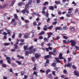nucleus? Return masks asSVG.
I'll list each match as a JSON object with an SVG mask.
<instances>
[{"mask_svg":"<svg viewBox=\"0 0 79 79\" xmlns=\"http://www.w3.org/2000/svg\"><path fill=\"white\" fill-rule=\"evenodd\" d=\"M71 42L72 47H74V46H75L76 45V42L74 41V40H71Z\"/></svg>","mask_w":79,"mask_h":79,"instance_id":"obj_1","label":"nucleus"},{"mask_svg":"<svg viewBox=\"0 0 79 79\" xmlns=\"http://www.w3.org/2000/svg\"><path fill=\"white\" fill-rule=\"evenodd\" d=\"M18 42H19V40H17V42L16 43V44H14V46L15 47H14L15 49H17L18 48Z\"/></svg>","mask_w":79,"mask_h":79,"instance_id":"obj_2","label":"nucleus"},{"mask_svg":"<svg viewBox=\"0 0 79 79\" xmlns=\"http://www.w3.org/2000/svg\"><path fill=\"white\" fill-rule=\"evenodd\" d=\"M37 50V49L34 48L33 49H32L31 51H30V52H29L30 54L32 53H34Z\"/></svg>","mask_w":79,"mask_h":79,"instance_id":"obj_3","label":"nucleus"},{"mask_svg":"<svg viewBox=\"0 0 79 79\" xmlns=\"http://www.w3.org/2000/svg\"><path fill=\"white\" fill-rule=\"evenodd\" d=\"M6 60H7V62L9 63V64H11V61L10 60H11V58L9 57H6Z\"/></svg>","mask_w":79,"mask_h":79,"instance_id":"obj_4","label":"nucleus"},{"mask_svg":"<svg viewBox=\"0 0 79 79\" xmlns=\"http://www.w3.org/2000/svg\"><path fill=\"white\" fill-rule=\"evenodd\" d=\"M25 38H27L29 37V34L28 33H26L24 35Z\"/></svg>","mask_w":79,"mask_h":79,"instance_id":"obj_5","label":"nucleus"},{"mask_svg":"<svg viewBox=\"0 0 79 79\" xmlns=\"http://www.w3.org/2000/svg\"><path fill=\"white\" fill-rule=\"evenodd\" d=\"M40 56L39 54L38 53H35V58H38L39 57H40Z\"/></svg>","mask_w":79,"mask_h":79,"instance_id":"obj_6","label":"nucleus"},{"mask_svg":"<svg viewBox=\"0 0 79 79\" xmlns=\"http://www.w3.org/2000/svg\"><path fill=\"white\" fill-rule=\"evenodd\" d=\"M63 55V54L62 53H60L59 56V59H60L61 60H62V59H64L63 56H62Z\"/></svg>","mask_w":79,"mask_h":79,"instance_id":"obj_7","label":"nucleus"},{"mask_svg":"<svg viewBox=\"0 0 79 79\" xmlns=\"http://www.w3.org/2000/svg\"><path fill=\"white\" fill-rule=\"evenodd\" d=\"M20 42H22L21 43H20V45H24V40L23 39H21L20 40Z\"/></svg>","mask_w":79,"mask_h":79,"instance_id":"obj_8","label":"nucleus"},{"mask_svg":"<svg viewBox=\"0 0 79 79\" xmlns=\"http://www.w3.org/2000/svg\"><path fill=\"white\" fill-rule=\"evenodd\" d=\"M53 34V33L52 32H49V34H48V39H49L50 37H51V35H52Z\"/></svg>","mask_w":79,"mask_h":79,"instance_id":"obj_9","label":"nucleus"},{"mask_svg":"<svg viewBox=\"0 0 79 79\" xmlns=\"http://www.w3.org/2000/svg\"><path fill=\"white\" fill-rule=\"evenodd\" d=\"M15 2V0H13L12 2L10 4V6H13L14 5Z\"/></svg>","mask_w":79,"mask_h":79,"instance_id":"obj_10","label":"nucleus"},{"mask_svg":"<svg viewBox=\"0 0 79 79\" xmlns=\"http://www.w3.org/2000/svg\"><path fill=\"white\" fill-rule=\"evenodd\" d=\"M48 16H49V14L48 13H46V14L45 15V16H46V18H48Z\"/></svg>","mask_w":79,"mask_h":79,"instance_id":"obj_11","label":"nucleus"},{"mask_svg":"<svg viewBox=\"0 0 79 79\" xmlns=\"http://www.w3.org/2000/svg\"><path fill=\"white\" fill-rule=\"evenodd\" d=\"M44 34H45V31H42L39 34V35H43Z\"/></svg>","mask_w":79,"mask_h":79,"instance_id":"obj_12","label":"nucleus"},{"mask_svg":"<svg viewBox=\"0 0 79 79\" xmlns=\"http://www.w3.org/2000/svg\"><path fill=\"white\" fill-rule=\"evenodd\" d=\"M55 31H57V30H60L61 29V27H57L55 28Z\"/></svg>","mask_w":79,"mask_h":79,"instance_id":"obj_13","label":"nucleus"},{"mask_svg":"<svg viewBox=\"0 0 79 79\" xmlns=\"http://www.w3.org/2000/svg\"><path fill=\"white\" fill-rule=\"evenodd\" d=\"M55 3L56 5H59V4H60V2L58 1H56Z\"/></svg>","mask_w":79,"mask_h":79,"instance_id":"obj_14","label":"nucleus"},{"mask_svg":"<svg viewBox=\"0 0 79 79\" xmlns=\"http://www.w3.org/2000/svg\"><path fill=\"white\" fill-rule=\"evenodd\" d=\"M6 31L7 32V33L8 34V35H10V34H11V33H10V32H11V31L9 30H7Z\"/></svg>","mask_w":79,"mask_h":79,"instance_id":"obj_15","label":"nucleus"},{"mask_svg":"<svg viewBox=\"0 0 79 79\" xmlns=\"http://www.w3.org/2000/svg\"><path fill=\"white\" fill-rule=\"evenodd\" d=\"M44 40L45 41V42H48V39L47 38H44Z\"/></svg>","mask_w":79,"mask_h":79,"instance_id":"obj_16","label":"nucleus"},{"mask_svg":"<svg viewBox=\"0 0 79 79\" xmlns=\"http://www.w3.org/2000/svg\"><path fill=\"white\" fill-rule=\"evenodd\" d=\"M55 59H56V61L57 63H61V61L59 60V59H58V58H55Z\"/></svg>","mask_w":79,"mask_h":79,"instance_id":"obj_17","label":"nucleus"},{"mask_svg":"<svg viewBox=\"0 0 79 79\" xmlns=\"http://www.w3.org/2000/svg\"><path fill=\"white\" fill-rule=\"evenodd\" d=\"M2 66L3 68H6L7 66L6 64H2Z\"/></svg>","mask_w":79,"mask_h":79,"instance_id":"obj_18","label":"nucleus"},{"mask_svg":"<svg viewBox=\"0 0 79 79\" xmlns=\"http://www.w3.org/2000/svg\"><path fill=\"white\" fill-rule=\"evenodd\" d=\"M54 8L53 6H51L49 7V10H53Z\"/></svg>","mask_w":79,"mask_h":79,"instance_id":"obj_19","label":"nucleus"},{"mask_svg":"<svg viewBox=\"0 0 79 79\" xmlns=\"http://www.w3.org/2000/svg\"><path fill=\"white\" fill-rule=\"evenodd\" d=\"M72 65V64H70L69 63H68L67 65H66L67 67H70V66H71Z\"/></svg>","mask_w":79,"mask_h":79,"instance_id":"obj_20","label":"nucleus"},{"mask_svg":"<svg viewBox=\"0 0 79 79\" xmlns=\"http://www.w3.org/2000/svg\"><path fill=\"white\" fill-rule=\"evenodd\" d=\"M49 55H55V54L53 53V52H49Z\"/></svg>","mask_w":79,"mask_h":79,"instance_id":"obj_21","label":"nucleus"},{"mask_svg":"<svg viewBox=\"0 0 79 79\" xmlns=\"http://www.w3.org/2000/svg\"><path fill=\"white\" fill-rule=\"evenodd\" d=\"M14 18L16 19H18V16H17V15L16 14H14Z\"/></svg>","mask_w":79,"mask_h":79,"instance_id":"obj_22","label":"nucleus"},{"mask_svg":"<svg viewBox=\"0 0 79 79\" xmlns=\"http://www.w3.org/2000/svg\"><path fill=\"white\" fill-rule=\"evenodd\" d=\"M24 48L25 50H28V48L26 46H24Z\"/></svg>","mask_w":79,"mask_h":79,"instance_id":"obj_23","label":"nucleus"},{"mask_svg":"<svg viewBox=\"0 0 79 79\" xmlns=\"http://www.w3.org/2000/svg\"><path fill=\"white\" fill-rule=\"evenodd\" d=\"M50 72H51V70L50 69H48L46 71V73L47 74H48V73H50Z\"/></svg>","mask_w":79,"mask_h":79,"instance_id":"obj_24","label":"nucleus"},{"mask_svg":"<svg viewBox=\"0 0 79 79\" xmlns=\"http://www.w3.org/2000/svg\"><path fill=\"white\" fill-rule=\"evenodd\" d=\"M63 29L64 30H66L68 29V27L66 26H64L63 27Z\"/></svg>","mask_w":79,"mask_h":79,"instance_id":"obj_25","label":"nucleus"},{"mask_svg":"<svg viewBox=\"0 0 79 79\" xmlns=\"http://www.w3.org/2000/svg\"><path fill=\"white\" fill-rule=\"evenodd\" d=\"M44 56L45 57V59H47V58H50V55H47V56Z\"/></svg>","mask_w":79,"mask_h":79,"instance_id":"obj_26","label":"nucleus"},{"mask_svg":"<svg viewBox=\"0 0 79 79\" xmlns=\"http://www.w3.org/2000/svg\"><path fill=\"white\" fill-rule=\"evenodd\" d=\"M35 1H37V3H39L40 2V0H34L33 2L35 3Z\"/></svg>","mask_w":79,"mask_h":79,"instance_id":"obj_27","label":"nucleus"},{"mask_svg":"<svg viewBox=\"0 0 79 79\" xmlns=\"http://www.w3.org/2000/svg\"><path fill=\"white\" fill-rule=\"evenodd\" d=\"M34 66H35L34 67V68H33V69L34 71H35V70H36V69H37L36 68V67L37 66V65L35 64H34Z\"/></svg>","mask_w":79,"mask_h":79,"instance_id":"obj_28","label":"nucleus"},{"mask_svg":"<svg viewBox=\"0 0 79 79\" xmlns=\"http://www.w3.org/2000/svg\"><path fill=\"white\" fill-rule=\"evenodd\" d=\"M8 6V4H4L2 7V8H6V6Z\"/></svg>","mask_w":79,"mask_h":79,"instance_id":"obj_29","label":"nucleus"},{"mask_svg":"<svg viewBox=\"0 0 79 79\" xmlns=\"http://www.w3.org/2000/svg\"><path fill=\"white\" fill-rule=\"evenodd\" d=\"M10 45V43H5L4 45L5 46H8V45Z\"/></svg>","mask_w":79,"mask_h":79,"instance_id":"obj_30","label":"nucleus"},{"mask_svg":"<svg viewBox=\"0 0 79 79\" xmlns=\"http://www.w3.org/2000/svg\"><path fill=\"white\" fill-rule=\"evenodd\" d=\"M2 34L3 35H6L8 34V33L5 32H4L2 33Z\"/></svg>","mask_w":79,"mask_h":79,"instance_id":"obj_31","label":"nucleus"},{"mask_svg":"<svg viewBox=\"0 0 79 79\" xmlns=\"http://www.w3.org/2000/svg\"><path fill=\"white\" fill-rule=\"evenodd\" d=\"M3 63V60H0V64H2Z\"/></svg>","mask_w":79,"mask_h":79,"instance_id":"obj_32","label":"nucleus"},{"mask_svg":"<svg viewBox=\"0 0 79 79\" xmlns=\"http://www.w3.org/2000/svg\"><path fill=\"white\" fill-rule=\"evenodd\" d=\"M21 76H23V75L25 74V73H24V72H22L21 73Z\"/></svg>","mask_w":79,"mask_h":79,"instance_id":"obj_33","label":"nucleus"},{"mask_svg":"<svg viewBox=\"0 0 79 79\" xmlns=\"http://www.w3.org/2000/svg\"><path fill=\"white\" fill-rule=\"evenodd\" d=\"M21 12L22 13H24H24H26L25 9L24 10H22Z\"/></svg>","mask_w":79,"mask_h":79,"instance_id":"obj_34","label":"nucleus"},{"mask_svg":"<svg viewBox=\"0 0 79 79\" xmlns=\"http://www.w3.org/2000/svg\"><path fill=\"white\" fill-rule=\"evenodd\" d=\"M34 48V46H31L29 48V50H31V49H32Z\"/></svg>","mask_w":79,"mask_h":79,"instance_id":"obj_35","label":"nucleus"},{"mask_svg":"<svg viewBox=\"0 0 79 79\" xmlns=\"http://www.w3.org/2000/svg\"><path fill=\"white\" fill-rule=\"evenodd\" d=\"M53 25H52L51 26L48 27V29H52V28H53Z\"/></svg>","mask_w":79,"mask_h":79,"instance_id":"obj_36","label":"nucleus"},{"mask_svg":"<svg viewBox=\"0 0 79 79\" xmlns=\"http://www.w3.org/2000/svg\"><path fill=\"white\" fill-rule=\"evenodd\" d=\"M12 24L13 26H15L16 24V22H12Z\"/></svg>","mask_w":79,"mask_h":79,"instance_id":"obj_37","label":"nucleus"},{"mask_svg":"<svg viewBox=\"0 0 79 79\" xmlns=\"http://www.w3.org/2000/svg\"><path fill=\"white\" fill-rule=\"evenodd\" d=\"M56 23H57V22H56V21L52 23V25H55V24H56Z\"/></svg>","mask_w":79,"mask_h":79,"instance_id":"obj_38","label":"nucleus"},{"mask_svg":"<svg viewBox=\"0 0 79 79\" xmlns=\"http://www.w3.org/2000/svg\"><path fill=\"white\" fill-rule=\"evenodd\" d=\"M42 14H43L44 15H45V12L44 10H43L42 12Z\"/></svg>","mask_w":79,"mask_h":79,"instance_id":"obj_39","label":"nucleus"},{"mask_svg":"<svg viewBox=\"0 0 79 79\" xmlns=\"http://www.w3.org/2000/svg\"><path fill=\"white\" fill-rule=\"evenodd\" d=\"M75 47V48H76V50H77L79 49V47L78 46H76V45H75V46H74Z\"/></svg>","mask_w":79,"mask_h":79,"instance_id":"obj_40","label":"nucleus"},{"mask_svg":"<svg viewBox=\"0 0 79 79\" xmlns=\"http://www.w3.org/2000/svg\"><path fill=\"white\" fill-rule=\"evenodd\" d=\"M28 52V51H26V54H25V55H29V52Z\"/></svg>","mask_w":79,"mask_h":79,"instance_id":"obj_41","label":"nucleus"},{"mask_svg":"<svg viewBox=\"0 0 79 79\" xmlns=\"http://www.w3.org/2000/svg\"><path fill=\"white\" fill-rule=\"evenodd\" d=\"M15 19H12L11 23H15Z\"/></svg>","mask_w":79,"mask_h":79,"instance_id":"obj_42","label":"nucleus"},{"mask_svg":"<svg viewBox=\"0 0 79 79\" xmlns=\"http://www.w3.org/2000/svg\"><path fill=\"white\" fill-rule=\"evenodd\" d=\"M16 63H18V64L19 65H20V61H16Z\"/></svg>","mask_w":79,"mask_h":79,"instance_id":"obj_43","label":"nucleus"},{"mask_svg":"<svg viewBox=\"0 0 79 79\" xmlns=\"http://www.w3.org/2000/svg\"><path fill=\"white\" fill-rule=\"evenodd\" d=\"M63 38L65 39H68V37L66 36H63Z\"/></svg>","mask_w":79,"mask_h":79,"instance_id":"obj_44","label":"nucleus"},{"mask_svg":"<svg viewBox=\"0 0 79 79\" xmlns=\"http://www.w3.org/2000/svg\"><path fill=\"white\" fill-rule=\"evenodd\" d=\"M3 38L4 39H7V37L6 35H5L3 37Z\"/></svg>","mask_w":79,"mask_h":79,"instance_id":"obj_45","label":"nucleus"},{"mask_svg":"<svg viewBox=\"0 0 79 79\" xmlns=\"http://www.w3.org/2000/svg\"><path fill=\"white\" fill-rule=\"evenodd\" d=\"M48 77L50 79H52V75L51 74H50L48 75Z\"/></svg>","mask_w":79,"mask_h":79,"instance_id":"obj_46","label":"nucleus"},{"mask_svg":"<svg viewBox=\"0 0 79 79\" xmlns=\"http://www.w3.org/2000/svg\"><path fill=\"white\" fill-rule=\"evenodd\" d=\"M64 73V74H66L67 73V71H66V70H64L63 71Z\"/></svg>","mask_w":79,"mask_h":79,"instance_id":"obj_47","label":"nucleus"},{"mask_svg":"<svg viewBox=\"0 0 79 79\" xmlns=\"http://www.w3.org/2000/svg\"><path fill=\"white\" fill-rule=\"evenodd\" d=\"M29 6V5L26 4L25 5V9H27L28 7Z\"/></svg>","mask_w":79,"mask_h":79,"instance_id":"obj_48","label":"nucleus"},{"mask_svg":"<svg viewBox=\"0 0 79 79\" xmlns=\"http://www.w3.org/2000/svg\"><path fill=\"white\" fill-rule=\"evenodd\" d=\"M10 72L12 73H13V70H12V69H10Z\"/></svg>","mask_w":79,"mask_h":79,"instance_id":"obj_49","label":"nucleus"},{"mask_svg":"<svg viewBox=\"0 0 79 79\" xmlns=\"http://www.w3.org/2000/svg\"><path fill=\"white\" fill-rule=\"evenodd\" d=\"M72 4H74V6H76V3H75V2H74V1L72 2Z\"/></svg>","mask_w":79,"mask_h":79,"instance_id":"obj_50","label":"nucleus"},{"mask_svg":"<svg viewBox=\"0 0 79 79\" xmlns=\"http://www.w3.org/2000/svg\"><path fill=\"white\" fill-rule=\"evenodd\" d=\"M43 37L42 36H40L39 38V39L40 40H42V39H43Z\"/></svg>","mask_w":79,"mask_h":79,"instance_id":"obj_51","label":"nucleus"},{"mask_svg":"<svg viewBox=\"0 0 79 79\" xmlns=\"http://www.w3.org/2000/svg\"><path fill=\"white\" fill-rule=\"evenodd\" d=\"M52 74L54 75V76H55V71H52Z\"/></svg>","mask_w":79,"mask_h":79,"instance_id":"obj_52","label":"nucleus"},{"mask_svg":"<svg viewBox=\"0 0 79 79\" xmlns=\"http://www.w3.org/2000/svg\"><path fill=\"white\" fill-rule=\"evenodd\" d=\"M47 7H44L43 8V11H44L45 10H46V9Z\"/></svg>","mask_w":79,"mask_h":79,"instance_id":"obj_53","label":"nucleus"},{"mask_svg":"<svg viewBox=\"0 0 79 79\" xmlns=\"http://www.w3.org/2000/svg\"><path fill=\"white\" fill-rule=\"evenodd\" d=\"M16 50H15V49H11V52H15Z\"/></svg>","mask_w":79,"mask_h":79,"instance_id":"obj_54","label":"nucleus"},{"mask_svg":"<svg viewBox=\"0 0 79 79\" xmlns=\"http://www.w3.org/2000/svg\"><path fill=\"white\" fill-rule=\"evenodd\" d=\"M48 2H45L44 4V5H47V4H48Z\"/></svg>","mask_w":79,"mask_h":79,"instance_id":"obj_55","label":"nucleus"},{"mask_svg":"<svg viewBox=\"0 0 79 79\" xmlns=\"http://www.w3.org/2000/svg\"><path fill=\"white\" fill-rule=\"evenodd\" d=\"M15 33H14L13 35L12 36V38H14L15 37Z\"/></svg>","mask_w":79,"mask_h":79,"instance_id":"obj_56","label":"nucleus"},{"mask_svg":"<svg viewBox=\"0 0 79 79\" xmlns=\"http://www.w3.org/2000/svg\"><path fill=\"white\" fill-rule=\"evenodd\" d=\"M72 67H73V68L74 69H76V67H75V66H74V65H73Z\"/></svg>","mask_w":79,"mask_h":79,"instance_id":"obj_57","label":"nucleus"},{"mask_svg":"<svg viewBox=\"0 0 79 79\" xmlns=\"http://www.w3.org/2000/svg\"><path fill=\"white\" fill-rule=\"evenodd\" d=\"M47 29L48 28L44 27L43 30H44V31H46L47 30Z\"/></svg>","mask_w":79,"mask_h":79,"instance_id":"obj_58","label":"nucleus"},{"mask_svg":"<svg viewBox=\"0 0 79 79\" xmlns=\"http://www.w3.org/2000/svg\"><path fill=\"white\" fill-rule=\"evenodd\" d=\"M66 16H67V17H70V14H67L66 15Z\"/></svg>","mask_w":79,"mask_h":79,"instance_id":"obj_59","label":"nucleus"},{"mask_svg":"<svg viewBox=\"0 0 79 79\" xmlns=\"http://www.w3.org/2000/svg\"><path fill=\"white\" fill-rule=\"evenodd\" d=\"M12 66H14V67H16L17 65H16V64H12Z\"/></svg>","mask_w":79,"mask_h":79,"instance_id":"obj_60","label":"nucleus"},{"mask_svg":"<svg viewBox=\"0 0 79 79\" xmlns=\"http://www.w3.org/2000/svg\"><path fill=\"white\" fill-rule=\"evenodd\" d=\"M69 61H71V58H68V62H69Z\"/></svg>","mask_w":79,"mask_h":79,"instance_id":"obj_61","label":"nucleus"},{"mask_svg":"<svg viewBox=\"0 0 79 79\" xmlns=\"http://www.w3.org/2000/svg\"><path fill=\"white\" fill-rule=\"evenodd\" d=\"M25 11L27 13H29V11L25 9Z\"/></svg>","mask_w":79,"mask_h":79,"instance_id":"obj_62","label":"nucleus"},{"mask_svg":"<svg viewBox=\"0 0 79 79\" xmlns=\"http://www.w3.org/2000/svg\"><path fill=\"white\" fill-rule=\"evenodd\" d=\"M52 65L53 66H56V64L55 63H53Z\"/></svg>","mask_w":79,"mask_h":79,"instance_id":"obj_63","label":"nucleus"},{"mask_svg":"<svg viewBox=\"0 0 79 79\" xmlns=\"http://www.w3.org/2000/svg\"><path fill=\"white\" fill-rule=\"evenodd\" d=\"M40 72H42V73H45V71H44L42 69L40 70Z\"/></svg>","mask_w":79,"mask_h":79,"instance_id":"obj_64","label":"nucleus"}]
</instances>
